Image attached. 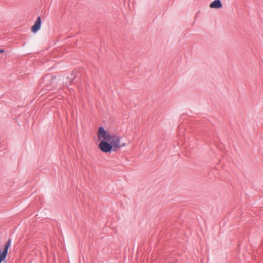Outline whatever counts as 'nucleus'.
Wrapping results in <instances>:
<instances>
[{
    "mask_svg": "<svg viewBox=\"0 0 263 263\" xmlns=\"http://www.w3.org/2000/svg\"><path fill=\"white\" fill-rule=\"evenodd\" d=\"M99 147L100 150L104 153H110L112 150L114 151L113 146L106 140H101Z\"/></svg>",
    "mask_w": 263,
    "mask_h": 263,
    "instance_id": "obj_2",
    "label": "nucleus"
},
{
    "mask_svg": "<svg viewBox=\"0 0 263 263\" xmlns=\"http://www.w3.org/2000/svg\"><path fill=\"white\" fill-rule=\"evenodd\" d=\"M97 138L99 140H106L113 146L114 151L116 152L121 147L126 145L125 143H121V136L118 134H110L103 127H99L97 133Z\"/></svg>",
    "mask_w": 263,
    "mask_h": 263,
    "instance_id": "obj_1",
    "label": "nucleus"
},
{
    "mask_svg": "<svg viewBox=\"0 0 263 263\" xmlns=\"http://www.w3.org/2000/svg\"><path fill=\"white\" fill-rule=\"evenodd\" d=\"M10 245L11 239H9L5 244L3 250L2 251V250H0V263H1L3 260H4L6 259L8 254V248H9Z\"/></svg>",
    "mask_w": 263,
    "mask_h": 263,
    "instance_id": "obj_3",
    "label": "nucleus"
},
{
    "mask_svg": "<svg viewBox=\"0 0 263 263\" xmlns=\"http://www.w3.org/2000/svg\"><path fill=\"white\" fill-rule=\"evenodd\" d=\"M41 17L40 16H39L36 20L35 21L34 25L31 27V31L32 32L35 33L37 31H38L40 28H41Z\"/></svg>",
    "mask_w": 263,
    "mask_h": 263,
    "instance_id": "obj_4",
    "label": "nucleus"
},
{
    "mask_svg": "<svg viewBox=\"0 0 263 263\" xmlns=\"http://www.w3.org/2000/svg\"><path fill=\"white\" fill-rule=\"evenodd\" d=\"M5 52V50L2 49H0V53H4Z\"/></svg>",
    "mask_w": 263,
    "mask_h": 263,
    "instance_id": "obj_6",
    "label": "nucleus"
},
{
    "mask_svg": "<svg viewBox=\"0 0 263 263\" xmlns=\"http://www.w3.org/2000/svg\"><path fill=\"white\" fill-rule=\"evenodd\" d=\"M222 6V5L220 0H215L210 5V7L211 8L219 9L221 8Z\"/></svg>",
    "mask_w": 263,
    "mask_h": 263,
    "instance_id": "obj_5",
    "label": "nucleus"
}]
</instances>
